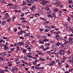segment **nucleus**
<instances>
[{
    "instance_id": "nucleus-25",
    "label": "nucleus",
    "mask_w": 73,
    "mask_h": 73,
    "mask_svg": "<svg viewBox=\"0 0 73 73\" xmlns=\"http://www.w3.org/2000/svg\"><path fill=\"white\" fill-rule=\"evenodd\" d=\"M6 54H7V53H6V52H3L1 54V55L2 56H4L6 55Z\"/></svg>"
},
{
    "instance_id": "nucleus-55",
    "label": "nucleus",
    "mask_w": 73,
    "mask_h": 73,
    "mask_svg": "<svg viewBox=\"0 0 73 73\" xmlns=\"http://www.w3.org/2000/svg\"><path fill=\"white\" fill-rule=\"evenodd\" d=\"M46 52L48 53V54H50L51 53V52H50V51H47Z\"/></svg>"
},
{
    "instance_id": "nucleus-64",
    "label": "nucleus",
    "mask_w": 73,
    "mask_h": 73,
    "mask_svg": "<svg viewBox=\"0 0 73 73\" xmlns=\"http://www.w3.org/2000/svg\"><path fill=\"white\" fill-rule=\"evenodd\" d=\"M10 5H13L12 3H10L7 5V6H10Z\"/></svg>"
},
{
    "instance_id": "nucleus-60",
    "label": "nucleus",
    "mask_w": 73,
    "mask_h": 73,
    "mask_svg": "<svg viewBox=\"0 0 73 73\" xmlns=\"http://www.w3.org/2000/svg\"><path fill=\"white\" fill-rule=\"evenodd\" d=\"M35 69H36L37 70H38L39 69H40V68L39 67H35Z\"/></svg>"
},
{
    "instance_id": "nucleus-57",
    "label": "nucleus",
    "mask_w": 73,
    "mask_h": 73,
    "mask_svg": "<svg viewBox=\"0 0 73 73\" xmlns=\"http://www.w3.org/2000/svg\"><path fill=\"white\" fill-rule=\"evenodd\" d=\"M61 11H60L59 12V16H61L62 14V13H61Z\"/></svg>"
},
{
    "instance_id": "nucleus-47",
    "label": "nucleus",
    "mask_w": 73,
    "mask_h": 73,
    "mask_svg": "<svg viewBox=\"0 0 73 73\" xmlns=\"http://www.w3.org/2000/svg\"><path fill=\"white\" fill-rule=\"evenodd\" d=\"M40 65H41L40 64H38L36 65H35L36 66H37V67H39L40 66Z\"/></svg>"
},
{
    "instance_id": "nucleus-33",
    "label": "nucleus",
    "mask_w": 73,
    "mask_h": 73,
    "mask_svg": "<svg viewBox=\"0 0 73 73\" xmlns=\"http://www.w3.org/2000/svg\"><path fill=\"white\" fill-rule=\"evenodd\" d=\"M22 23H27V21H26L25 20H22Z\"/></svg>"
},
{
    "instance_id": "nucleus-39",
    "label": "nucleus",
    "mask_w": 73,
    "mask_h": 73,
    "mask_svg": "<svg viewBox=\"0 0 73 73\" xmlns=\"http://www.w3.org/2000/svg\"><path fill=\"white\" fill-rule=\"evenodd\" d=\"M11 20V19H7V22H10Z\"/></svg>"
},
{
    "instance_id": "nucleus-46",
    "label": "nucleus",
    "mask_w": 73,
    "mask_h": 73,
    "mask_svg": "<svg viewBox=\"0 0 73 73\" xmlns=\"http://www.w3.org/2000/svg\"><path fill=\"white\" fill-rule=\"evenodd\" d=\"M14 69L15 71H18V70L17 68H16V67H14Z\"/></svg>"
},
{
    "instance_id": "nucleus-50",
    "label": "nucleus",
    "mask_w": 73,
    "mask_h": 73,
    "mask_svg": "<svg viewBox=\"0 0 73 73\" xmlns=\"http://www.w3.org/2000/svg\"><path fill=\"white\" fill-rule=\"evenodd\" d=\"M7 66H12V63H10Z\"/></svg>"
},
{
    "instance_id": "nucleus-24",
    "label": "nucleus",
    "mask_w": 73,
    "mask_h": 73,
    "mask_svg": "<svg viewBox=\"0 0 73 73\" xmlns=\"http://www.w3.org/2000/svg\"><path fill=\"white\" fill-rule=\"evenodd\" d=\"M40 60H41V61H45V59L42 58H40Z\"/></svg>"
},
{
    "instance_id": "nucleus-8",
    "label": "nucleus",
    "mask_w": 73,
    "mask_h": 73,
    "mask_svg": "<svg viewBox=\"0 0 73 73\" xmlns=\"http://www.w3.org/2000/svg\"><path fill=\"white\" fill-rule=\"evenodd\" d=\"M69 41L68 42L70 44H71V43H73V38H69Z\"/></svg>"
},
{
    "instance_id": "nucleus-42",
    "label": "nucleus",
    "mask_w": 73,
    "mask_h": 73,
    "mask_svg": "<svg viewBox=\"0 0 73 73\" xmlns=\"http://www.w3.org/2000/svg\"><path fill=\"white\" fill-rule=\"evenodd\" d=\"M28 57H29V58H33V57L32 56H29V55L27 56Z\"/></svg>"
},
{
    "instance_id": "nucleus-2",
    "label": "nucleus",
    "mask_w": 73,
    "mask_h": 73,
    "mask_svg": "<svg viewBox=\"0 0 73 73\" xmlns=\"http://www.w3.org/2000/svg\"><path fill=\"white\" fill-rule=\"evenodd\" d=\"M23 33H25V32L24 31L22 30H20V32L17 33V34L18 35H22V34H23Z\"/></svg>"
},
{
    "instance_id": "nucleus-12",
    "label": "nucleus",
    "mask_w": 73,
    "mask_h": 73,
    "mask_svg": "<svg viewBox=\"0 0 73 73\" xmlns=\"http://www.w3.org/2000/svg\"><path fill=\"white\" fill-rule=\"evenodd\" d=\"M5 19H7L8 18V16H9V15L8 14V13H6L5 14Z\"/></svg>"
},
{
    "instance_id": "nucleus-26",
    "label": "nucleus",
    "mask_w": 73,
    "mask_h": 73,
    "mask_svg": "<svg viewBox=\"0 0 73 73\" xmlns=\"http://www.w3.org/2000/svg\"><path fill=\"white\" fill-rule=\"evenodd\" d=\"M40 19L41 20H44V21H46L47 20V19H44L42 18H40Z\"/></svg>"
},
{
    "instance_id": "nucleus-6",
    "label": "nucleus",
    "mask_w": 73,
    "mask_h": 73,
    "mask_svg": "<svg viewBox=\"0 0 73 73\" xmlns=\"http://www.w3.org/2000/svg\"><path fill=\"white\" fill-rule=\"evenodd\" d=\"M18 44L19 46H21H21H23V45H24V42H19L18 43Z\"/></svg>"
},
{
    "instance_id": "nucleus-20",
    "label": "nucleus",
    "mask_w": 73,
    "mask_h": 73,
    "mask_svg": "<svg viewBox=\"0 0 73 73\" xmlns=\"http://www.w3.org/2000/svg\"><path fill=\"white\" fill-rule=\"evenodd\" d=\"M16 48H17V50L18 51H20V48H19V46L17 45L16 46Z\"/></svg>"
},
{
    "instance_id": "nucleus-18",
    "label": "nucleus",
    "mask_w": 73,
    "mask_h": 73,
    "mask_svg": "<svg viewBox=\"0 0 73 73\" xmlns=\"http://www.w3.org/2000/svg\"><path fill=\"white\" fill-rule=\"evenodd\" d=\"M61 44V43H60L58 42L56 43V45L57 46H58L59 45H60V44Z\"/></svg>"
},
{
    "instance_id": "nucleus-30",
    "label": "nucleus",
    "mask_w": 73,
    "mask_h": 73,
    "mask_svg": "<svg viewBox=\"0 0 73 73\" xmlns=\"http://www.w3.org/2000/svg\"><path fill=\"white\" fill-rule=\"evenodd\" d=\"M73 1L72 0H68V3L69 4H70L71 3H72Z\"/></svg>"
},
{
    "instance_id": "nucleus-37",
    "label": "nucleus",
    "mask_w": 73,
    "mask_h": 73,
    "mask_svg": "<svg viewBox=\"0 0 73 73\" xmlns=\"http://www.w3.org/2000/svg\"><path fill=\"white\" fill-rule=\"evenodd\" d=\"M0 73H4V71L3 70H0Z\"/></svg>"
},
{
    "instance_id": "nucleus-16",
    "label": "nucleus",
    "mask_w": 73,
    "mask_h": 73,
    "mask_svg": "<svg viewBox=\"0 0 73 73\" xmlns=\"http://www.w3.org/2000/svg\"><path fill=\"white\" fill-rule=\"evenodd\" d=\"M26 5V2L25 1H23V3L21 4L22 6H24V5Z\"/></svg>"
},
{
    "instance_id": "nucleus-7",
    "label": "nucleus",
    "mask_w": 73,
    "mask_h": 73,
    "mask_svg": "<svg viewBox=\"0 0 73 73\" xmlns=\"http://www.w3.org/2000/svg\"><path fill=\"white\" fill-rule=\"evenodd\" d=\"M39 1H41V3L42 5H45V4H46L44 0H39Z\"/></svg>"
},
{
    "instance_id": "nucleus-22",
    "label": "nucleus",
    "mask_w": 73,
    "mask_h": 73,
    "mask_svg": "<svg viewBox=\"0 0 73 73\" xmlns=\"http://www.w3.org/2000/svg\"><path fill=\"white\" fill-rule=\"evenodd\" d=\"M28 9V7H24L23 8V11H26L27 9Z\"/></svg>"
},
{
    "instance_id": "nucleus-48",
    "label": "nucleus",
    "mask_w": 73,
    "mask_h": 73,
    "mask_svg": "<svg viewBox=\"0 0 73 73\" xmlns=\"http://www.w3.org/2000/svg\"><path fill=\"white\" fill-rule=\"evenodd\" d=\"M45 32H48L49 31V29H45Z\"/></svg>"
},
{
    "instance_id": "nucleus-9",
    "label": "nucleus",
    "mask_w": 73,
    "mask_h": 73,
    "mask_svg": "<svg viewBox=\"0 0 73 73\" xmlns=\"http://www.w3.org/2000/svg\"><path fill=\"white\" fill-rule=\"evenodd\" d=\"M60 4H61V3L60 1H58L56 2V4L57 7H58L60 5Z\"/></svg>"
},
{
    "instance_id": "nucleus-15",
    "label": "nucleus",
    "mask_w": 73,
    "mask_h": 73,
    "mask_svg": "<svg viewBox=\"0 0 73 73\" xmlns=\"http://www.w3.org/2000/svg\"><path fill=\"white\" fill-rule=\"evenodd\" d=\"M54 12H58V9L56 8L54 9Z\"/></svg>"
},
{
    "instance_id": "nucleus-63",
    "label": "nucleus",
    "mask_w": 73,
    "mask_h": 73,
    "mask_svg": "<svg viewBox=\"0 0 73 73\" xmlns=\"http://www.w3.org/2000/svg\"><path fill=\"white\" fill-rule=\"evenodd\" d=\"M49 49V47H46L45 49V50H48V49Z\"/></svg>"
},
{
    "instance_id": "nucleus-61",
    "label": "nucleus",
    "mask_w": 73,
    "mask_h": 73,
    "mask_svg": "<svg viewBox=\"0 0 73 73\" xmlns=\"http://www.w3.org/2000/svg\"><path fill=\"white\" fill-rule=\"evenodd\" d=\"M52 65H54V64H55V61H53L52 62Z\"/></svg>"
},
{
    "instance_id": "nucleus-5",
    "label": "nucleus",
    "mask_w": 73,
    "mask_h": 73,
    "mask_svg": "<svg viewBox=\"0 0 73 73\" xmlns=\"http://www.w3.org/2000/svg\"><path fill=\"white\" fill-rule=\"evenodd\" d=\"M39 61V59H36L35 60V61L33 62V65H36V64H37V62H38Z\"/></svg>"
},
{
    "instance_id": "nucleus-28",
    "label": "nucleus",
    "mask_w": 73,
    "mask_h": 73,
    "mask_svg": "<svg viewBox=\"0 0 73 73\" xmlns=\"http://www.w3.org/2000/svg\"><path fill=\"white\" fill-rule=\"evenodd\" d=\"M30 44V42H29L28 41H26L25 42V44H26V45H29Z\"/></svg>"
},
{
    "instance_id": "nucleus-35",
    "label": "nucleus",
    "mask_w": 73,
    "mask_h": 73,
    "mask_svg": "<svg viewBox=\"0 0 73 73\" xmlns=\"http://www.w3.org/2000/svg\"><path fill=\"white\" fill-rule=\"evenodd\" d=\"M47 14H49V13H51V11L50 10H48L47 11Z\"/></svg>"
},
{
    "instance_id": "nucleus-4",
    "label": "nucleus",
    "mask_w": 73,
    "mask_h": 73,
    "mask_svg": "<svg viewBox=\"0 0 73 73\" xmlns=\"http://www.w3.org/2000/svg\"><path fill=\"white\" fill-rule=\"evenodd\" d=\"M30 9H31V11H35V10H36V7H35V5H33L32 7L30 8Z\"/></svg>"
},
{
    "instance_id": "nucleus-59",
    "label": "nucleus",
    "mask_w": 73,
    "mask_h": 73,
    "mask_svg": "<svg viewBox=\"0 0 73 73\" xmlns=\"http://www.w3.org/2000/svg\"><path fill=\"white\" fill-rule=\"evenodd\" d=\"M19 38H20V39H22V40H24V37L22 36L20 37Z\"/></svg>"
},
{
    "instance_id": "nucleus-44",
    "label": "nucleus",
    "mask_w": 73,
    "mask_h": 73,
    "mask_svg": "<svg viewBox=\"0 0 73 73\" xmlns=\"http://www.w3.org/2000/svg\"><path fill=\"white\" fill-rule=\"evenodd\" d=\"M41 9L42 11H44V8L43 7H41Z\"/></svg>"
},
{
    "instance_id": "nucleus-56",
    "label": "nucleus",
    "mask_w": 73,
    "mask_h": 73,
    "mask_svg": "<svg viewBox=\"0 0 73 73\" xmlns=\"http://www.w3.org/2000/svg\"><path fill=\"white\" fill-rule=\"evenodd\" d=\"M4 58H1V61H4Z\"/></svg>"
},
{
    "instance_id": "nucleus-34",
    "label": "nucleus",
    "mask_w": 73,
    "mask_h": 73,
    "mask_svg": "<svg viewBox=\"0 0 73 73\" xmlns=\"http://www.w3.org/2000/svg\"><path fill=\"white\" fill-rule=\"evenodd\" d=\"M67 20L68 21L70 22V18L69 17H68Z\"/></svg>"
},
{
    "instance_id": "nucleus-21",
    "label": "nucleus",
    "mask_w": 73,
    "mask_h": 73,
    "mask_svg": "<svg viewBox=\"0 0 73 73\" xmlns=\"http://www.w3.org/2000/svg\"><path fill=\"white\" fill-rule=\"evenodd\" d=\"M62 60H66V57L65 56H63L62 58Z\"/></svg>"
},
{
    "instance_id": "nucleus-32",
    "label": "nucleus",
    "mask_w": 73,
    "mask_h": 73,
    "mask_svg": "<svg viewBox=\"0 0 73 73\" xmlns=\"http://www.w3.org/2000/svg\"><path fill=\"white\" fill-rule=\"evenodd\" d=\"M24 60H28V57L27 56H25L24 57Z\"/></svg>"
},
{
    "instance_id": "nucleus-11",
    "label": "nucleus",
    "mask_w": 73,
    "mask_h": 73,
    "mask_svg": "<svg viewBox=\"0 0 73 73\" xmlns=\"http://www.w3.org/2000/svg\"><path fill=\"white\" fill-rule=\"evenodd\" d=\"M44 27L45 28L48 29H50V26L48 25L45 26Z\"/></svg>"
},
{
    "instance_id": "nucleus-49",
    "label": "nucleus",
    "mask_w": 73,
    "mask_h": 73,
    "mask_svg": "<svg viewBox=\"0 0 73 73\" xmlns=\"http://www.w3.org/2000/svg\"><path fill=\"white\" fill-rule=\"evenodd\" d=\"M69 30L70 31H71V32H73V29H72V28H69Z\"/></svg>"
},
{
    "instance_id": "nucleus-58",
    "label": "nucleus",
    "mask_w": 73,
    "mask_h": 73,
    "mask_svg": "<svg viewBox=\"0 0 73 73\" xmlns=\"http://www.w3.org/2000/svg\"><path fill=\"white\" fill-rule=\"evenodd\" d=\"M1 2L2 3H5V1L4 0H1Z\"/></svg>"
},
{
    "instance_id": "nucleus-62",
    "label": "nucleus",
    "mask_w": 73,
    "mask_h": 73,
    "mask_svg": "<svg viewBox=\"0 0 73 73\" xmlns=\"http://www.w3.org/2000/svg\"><path fill=\"white\" fill-rule=\"evenodd\" d=\"M55 36H56V38H57L58 37H60V36H59V35H56Z\"/></svg>"
},
{
    "instance_id": "nucleus-40",
    "label": "nucleus",
    "mask_w": 73,
    "mask_h": 73,
    "mask_svg": "<svg viewBox=\"0 0 73 73\" xmlns=\"http://www.w3.org/2000/svg\"><path fill=\"white\" fill-rule=\"evenodd\" d=\"M38 54L39 55H42L43 54V53L42 52H38Z\"/></svg>"
},
{
    "instance_id": "nucleus-45",
    "label": "nucleus",
    "mask_w": 73,
    "mask_h": 73,
    "mask_svg": "<svg viewBox=\"0 0 73 73\" xmlns=\"http://www.w3.org/2000/svg\"><path fill=\"white\" fill-rule=\"evenodd\" d=\"M11 56V54H7V57H9Z\"/></svg>"
},
{
    "instance_id": "nucleus-36",
    "label": "nucleus",
    "mask_w": 73,
    "mask_h": 73,
    "mask_svg": "<svg viewBox=\"0 0 73 73\" xmlns=\"http://www.w3.org/2000/svg\"><path fill=\"white\" fill-rule=\"evenodd\" d=\"M73 70V68H72L70 69V70H69L67 71V72H70Z\"/></svg>"
},
{
    "instance_id": "nucleus-13",
    "label": "nucleus",
    "mask_w": 73,
    "mask_h": 73,
    "mask_svg": "<svg viewBox=\"0 0 73 73\" xmlns=\"http://www.w3.org/2000/svg\"><path fill=\"white\" fill-rule=\"evenodd\" d=\"M67 62L69 63V64H70V63H71V62H72V63H73V61H72L70 59L67 60Z\"/></svg>"
},
{
    "instance_id": "nucleus-23",
    "label": "nucleus",
    "mask_w": 73,
    "mask_h": 73,
    "mask_svg": "<svg viewBox=\"0 0 73 73\" xmlns=\"http://www.w3.org/2000/svg\"><path fill=\"white\" fill-rule=\"evenodd\" d=\"M8 47L7 46H5L4 47V49L5 50H7L8 49Z\"/></svg>"
},
{
    "instance_id": "nucleus-3",
    "label": "nucleus",
    "mask_w": 73,
    "mask_h": 73,
    "mask_svg": "<svg viewBox=\"0 0 73 73\" xmlns=\"http://www.w3.org/2000/svg\"><path fill=\"white\" fill-rule=\"evenodd\" d=\"M52 47L53 49L54 50H57V49H58V47L56 45H52Z\"/></svg>"
},
{
    "instance_id": "nucleus-52",
    "label": "nucleus",
    "mask_w": 73,
    "mask_h": 73,
    "mask_svg": "<svg viewBox=\"0 0 73 73\" xmlns=\"http://www.w3.org/2000/svg\"><path fill=\"white\" fill-rule=\"evenodd\" d=\"M44 1L46 4V3H49V1H47V0L45 1V0H44Z\"/></svg>"
},
{
    "instance_id": "nucleus-14",
    "label": "nucleus",
    "mask_w": 73,
    "mask_h": 73,
    "mask_svg": "<svg viewBox=\"0 0 73 73\" xmlns=\"http://www.w3.org/2000/svg\"><path fill=\"white\" fill-rule=\"evenodd\" d=\"M40 38L42 39H45L47 37L46 36H40Z\"/></svg>"
},
{
    "instance_id": "nucleus-43",
    "label": "nucleus",
    "mask_w": 73,
    "mask_h": 73,
    "mask_svg": "<svg viewBox=\"0 0 73 73\" xmlns=\"http://www.w3.org/2000/svg\"><path fill=\"white\" fill-rule=\"evenodd\" d=\"M58 65H60L59 66V67H60V68H61V67H60V66H61V64L62 63H61L60 62H58Z\"/></svg>"
},
{
    "instance_id": "nucleus-51",
    "label": "nucleus",
    "mask_w": 73,
    "mask_h": 73,
    "mask_svg": "<svg viewBox=\"0 0 73 73\" xmlns=\"http://www.w3.org/2000/svg\"><path fill=\"white\" fill-rule=\"evenodd\" d=\"M60 62V60H56V62H57L58 63V62Z\"/></svg>"
},
{
    "instance_id": "nucleus-41",
    "label": "nucleus",
    "mask_w": 73,
    "mask_h": 73,
    "mask_svg": "<svg viewBox=\"0 0 73 73\" xmlns=\"http://www.w3.org/2000/svg\"><path fill=\"white\" fill-rule=\"evenodd\" d=\"M32 47V46L31 45L29 47L27 48V49H31V48Z\"/></svg>"
},
{
    "instance_id": "nucleus-10",
    "label": "nucleus",
    "mask_w": 73,
    "mask_h": 73,
    "mask_svg": "<svg viewBox=\"0 0 73 73\" xmlns=\"http://www.w3.org/2000/svg\"><path fill=\"white\" fill-rule=\"evenodd\" d=\"M1 23V25H2V26H4V24H6V21H3Z\"/></svg>"
},
{
    "instance_id": "nucleus-31",
    "label": "nucleus",
    "mask_w": 73,
    "mask_h": 73,
    "mask_svg": "<svg viewBox=\"0 0 73 73\" xmlns=\"http://www.w3.org/2000/svg\"><path fill=\"white\" fill-rule=\"evenodd\" d=\"M60 46L61 48H64V46H65V45H64V44H61Z\"/></svg>"
},
{
    "instance_id": "nucleus-29",
    "label": "nucleus",
    "mask_w": 73,
    "mask_h": 73,
    "mask_svg": "<svg viewBox=\"0 0 73 73\" xmlns=\"http://www.w3.org/2000/svg\"><path fill=\"white\" fill-rule=\"evenodd\" d=\"M11 71L12 72H14L15 71V67H13V68H12L11 69Z\"/></svg>"
},
{
    "instance_id": "nucleus-1",
    "label": "nucleus",
    "mask_w": 73,
    "mask_h": 73,
    "mask_svg": "<svg viewBox=\"0 0 73 73\" xmlns=\"http://www.w3.org/2000/svg\"><path fill=\"white\" fill-rule=\"evenodd\" d=\"M59 54H60V56H64V54H65V51H63L62 50H59Z\"/></svg>"
},
{
    "instance_id": "nucleus-53",
    "label": "nucleus",
    "mask_w": 73,
    "mask_h": 73,
    "mask_svg": "<svg viewBox=\"0 0 73 73\" xmlns=\"http://www.w3.org/2000/svg\"><path fill=\"white\" fill-rule=\"evenodd\" d=\"M53 17H54L55 19H56V16L54 14L53 15Z\"/></svg>"
},
{
    "instance_id": "nucleus-17",
    "label": "nucleus",
    "mask_w": 73,
    "mask_h": 73,
    "mask_svg": "<svg viewBox=\"0 0 73 73\" xmlns=\"http://www.w3.org/2000/svg\"><path fill=\"white\" fill-rule=\"evenodd\" d=\"M42 42H47V41H49V40L46 39H43L42 40Z\"/></svg>"
},
{
    "instance_id": "nucleus-54",
    "label": "nucleus",
    "mask_w": 73,
    "mask_h": 73,
    "mask_svg": "<svg viewBox=\"0 0 73 73\" xmlns=\"http://www.w3.org/2000/svg\"><path fill=\"white\" fill-rule=\"evenodd\" d=\"M44 69V67H42L40 68V69H41V70H43V69Z\"/></svg>"
},
{
    "instance_id": "nucleus-27",
    "label": "nucleus",
    "mask_w": 73,
    "mask_h": 73,
    "mask_svg": "<svg viewBox=\"0 0 73 73\" xmlns=\"http://www.w3.org/2000/svg\"><path fill=\"white\" fill-rule=\"evenodd\" d=\"M69 64L68 63H67L65 65L66 68H69Z\"/></svg>"
},
{
    "instance_id": "nucleus-19",
    "label": "nucleus",
    "mask_w": 73,
    "mask_h": 73,
    "mask_svg": "<svg viewBox=\"0 0 73 73\" xmlns=\"http://www.w3.org/2000/svg\"><path fill=\"white\" fill-rule=\"evenodd\" d=\"M22 52L23 53H26V52H27V49H23L22 50Z\"/></svg>"
},
{
    "instance_id": "nucleus-38",
    "label": "nucleus",
    "mask_w": 73,
    "mask_h": 73,
    "mask_svg": "<svg viewBox=\"0 0 73 73\" xmlns=\"http://www.w3.org/2000/svg\"><path fill=\"white\" fill-rule=\"evenodd\" d=\"M40 48H41V49H44V46L43 45H42L41 46L39 47Z\"/></svg>"
}]
</instances>
